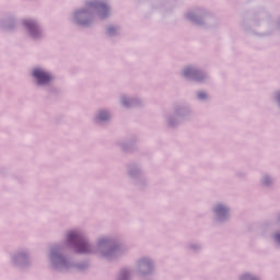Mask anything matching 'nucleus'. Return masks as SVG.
Instances as JSON below:
<instances>
[{"mask_svg":"<svg viewBox=\"0 0 280 280\" xmlns=\"http://www.w3.org/2000/svg\"><path fill=\"white\" fill-rule=\"evenodd\" d=\"M198 97H199V100H205V97H207V94L205 92H200L198 94Z\"/></svg>","mask_w":280,"mask_h":280,"instance_id":"8","label":"nucleus"},{"mask_svg":"<svg viewBox=\"0 0 280 280\" xmlns=\"http://www.w3.org/2000/svg\"><path fill=\"white\" fill-rule=\"evenodd\" d=\"M98 118H100L102 121H106V119H108V113H106V112H101L100 115H98Z\"/></svg>","mask_w":280,"mask_h":280,"instance_id":"4","label":"nucleus"},{"mask_svg":"<svg viewBox=\"0 0 280 280\" xmlns=\"http://www.w3.org/2000/svg\"><path fill=\"white\" fill-rule=\"evenodd\" d=\"M276 240H277V242L280 243V234H278V235L276 236Z\"/></svg>","mask_w":280,"mask_h":280,"instance_id":"10","label":"nucleus"},{"mask_svg":"<svg viewBox=\"0 0 280 280\" xmlns=\"http://www.w3.org/2000/svg\"><path fill=\"white\" fill-rule=\"evenodd\" d=\"M33 75L38 81V84H47L51 80V75L40 69H35Z\"/></svg>","mask_w":280,"mask_h":280,"instance_id":"1","label":"nucleus"},{"mask_svg":"<svg viewBox=\"0 0 280 280\" xmlns=\"http://www.w3.org/2000/svg\"><path fill=\"white\" fill-rule=\"evenodd\" d=\"M78 253H89V245L86 243H82L78 248Z\"/></svg>","mask_w":280,"mask_h":280,"instance_id":"3","label":"nucleus"},{"mask_svg":"<svg viewBox=\"0 0 280 280\" xmlns=\"http://www.w3.org/2000/svg\"><path fill=\"white\" fill-rule=\"evenodd\" d=\"M68 237H69L70 242H72V240H75L78 237V233L70 232Z\"/></svg>","mask_w":280,"mask_h":280,"instance_id":"5","label":"nucleus"},{"mask_svg":"<svg viewBox=\"0 0 280 280\" xmlns=\"http://www.w3.org/2000/svg\"><path fill=\"white\" fill-rule=\"evenodd\" d=\"M191 73V69L187 68L185 71H184V74L185 75H189Z\"/></svg>","mask_w":280,"mask_h":280,"instance_id":"9","label":"nucleus"},{"mask_svg":"<svg viewBox=\"0 0 280 280\" xmlns=\"http://www.w3.org/2000/svg\"><path fill=\"white\" fill-rule=\"evenodd\" d=\"M100 9V14H101V19H104V16H106V14H108V7L104 3L98 5Z\"/></svg>","mask_w":280,"mask_h":280,"instance_id":"2","label":"nucleus"},{"mask_svg":"<svg viewBox=\"0 0 280 280\" xmlns=\"http://www.w3.org/2000/svg\"><path fill=\"white\" fill-rule=\"evenodd\" d=\"M217 213H223V211H226V209L222 206L217 207L215 209Z\"/></svg>","mask_w":280,"mask_h":280,"instance_id":"7","label":"nucleus"},{"mask_svg":"<svg viewBox=\"0 0 280 280\" xmlns=\"http://www.w3.org/2000/svg\"><path fill=\"white\" fill-rule=\"evenodd\" d=\"M26 27H28V30H35L36 24L32 23V22H25Z\"/></svg>","mask_w":280,"mask_h":280,"instance_id":"6","label":"nucleus"}]
</instances>
